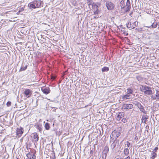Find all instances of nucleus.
<instances>
[{
  "label": "nucleus",
  "instance_id": "1",
  "mask_svg": "<svg viewBox=\"0 0 159 159\" xmlns=\"http://www.w3.org/2000/svg\"><path fill=\"white\" fill-rule=\"evenodd\" d=\"M120 5L121 8L124 9L126 12L129 11L130 8V3L129 0H127L126 2L124 0H121Z\"/></svg>",
  "mask_w": 159,
  "mask_h": 159
},
{
  "label": "nucleus",
  "instance_id": "2",
  "mask_svg": "<svg viewBox=\"0 0 159 159\" xmlns=\"http://www.w3.org/2000/svg\"><path fill=\"white\" fill-rule=\"evenodd\" d=\"M141 89L142 92H144L146 95H151L153 93L151 88L149 87L145 86H142Z\"/></svg>",
  "mask_w": 159,
  "mask_h": 159
},
{
  "label": "nucleus",
  "instance_id": "3",
  "mask_svg": "<svg viewBox=\"0 0 159 159\" xmlns=\"http://www.w3.org/2000/svg\"><path fill=\"white\" fill-rule=\"evenodd\" d=\"M120 135V133L119 132L115 130L113 131L110 135L111 139L110 142H111L113 140L116 139L118 138Z\"/></svg>",
  "mask_w": 159,
  "mask_h": 159
},
{
  "label": "nucleus",
  "instance_id": "4",
  "mask_svg": "<svg viewBox=\"0 0 159 159\" xmlns=\"http://www.w3.org/2000/svg\"><path fill=\"white\" fill-rule=\"evenodd\" d=\"M112 142V143L111 145V147L113 151H114L115 148H116V147L118 146L119 145V141L115 139L112 140L111 142H110L111 143Z\"/></svg>",
  "mask_w": 159,
  "mask_h": 159
},
{
  "label": "nucleus",
  "instance_id": "5",
  "mask_svg": "<svg viewBox=\"0 0 159 159\" xmlns=\"http://www.w3.org/2000/svg\"><path fill=\"white\" fill-rule=\"evenodd\" d=\"M108 152H109V148L108 146H106L102 152V157L103 159H106Z\"/></svg>",
  "mask_w": 159,
  "mask_h": 159
},
{
  "label": "nucleus",
  "instance_id": "6",
  "mask_svg": "<svg viewBox=\"0 0 159 159\" xmlns=\"http://www.w3.org/2000/svg\"><path fill=\"white\" fill-rule=\"evenodd\" d=\"M106 6L107 9L109 10L113 9L114 7V4L111 2L108 1L106 4Z\"/></svg>",
  "mask_w": 159,
  "mask_h": 159
},
{
  "label": "nucleus",
  "instance_id": "7",
  "mask_svg": "<svg viewBox=\"0 0 159 159\" xmlns=\"http://www.w3.org/2000/svg\"><path fill=\"white\" fill-rule=\"evenodd\" d=\"M16 133L17 135L19 137H20L23 133V128L21 127L17 128H16Z\"/></svg>",
  "mask_w": 159,
  "mask_h": 159
},
{
  "label": "nucleus",
  "instance_id": "8",
  "mask_svg": "<svg viewBox=\"0 0 159 159\" xmlns=\"http://www.w3.org/2000/svg\"><path fill=\"white\" fill-rule=\"evenodd\" d=\"M33 2L36 8L41 7L43 6V3L41 1L35 0Z\"/></svg>",
  "mask_w": 159,
  "mask_h": 159
},
{
  "label": "nucleus",
  "instance_id": "9",
  "mask_svg": "<svg viewBox=\"0 0 159 159\" xmlns=\"http://www.w3.org/2000/svg\"><path fill=\"white\" fill-rule=\"evenodd\" d=\"M24 93L27 98H29L30 97L32 94V91L30 89H26L25 90Z\"/></svg>",
  "mask_w": 159,
  "mask_h": 159
},
{
  "label": "nucleus",
  "instance_id": "10",
  "mask_svg": "<svg viewBox=\"0 0 159 159\" xmlns=\"http://www.w3.org/2000/svg\"><path fill=\"white\" fill-rule=\"evenodd\" d=\"M133 108V105L130 104H125L122 106V108L124 109H130Z\"/></svg>",
  "mask_w": 159,
  "mask_h": 159
},
{
  "label": "nucleus",
  "instance_id": "11",
  "mask_svg": "<svg viewBox=\"0 0 159 159\" xmlns=\"http://www.w3.org/2000/svg\"><path fill=\"white\" fill-rule=\"evenodd\" d=\"M33 134L34 136L32 138V141L35 144V143L37 142L39 140V135L36 133H34Z\"/></svg>",
  "mask_w": 159,
  "mask_h": 159
},
{
  "label": "nucleus",
  "instance_id": "12",
  "mask_svg": "<svg viewBox=\"0 0 159 159\" xmlns=\"http://www.w3.org/2000/svg\"><path fill=\"white\" fill-rule=\"evenodd\" d=\"M136 104L137 106L138 107L140 111L144 113L145 112V111L143 107L141 105L140 103L137 102Z\"/></svg>",
  "mask_w": 159,
  "mask_h": 159
},
{
  "label": "nucleus",
  "instance_id": "13",
  "mask_svg": "<svg viewBox=\"0 0 159 159\" xmlns=\"http://www.w3.org/2000/svg\"><path fill=\"white\" fill-rule=\"evenodd\" d=\"M124 114L123 112H120L117 115L116 119L118 120H120L124 117Z\"/></svg>",
  "mask_w": 159,
  "mask_h": 159
},
{
  "label": "nucleus",
  "instance_id": "14",
  "mask_svg": "<svg viewBox=\"0 0 159 159\" xmlns=\"http://www.w3.org/2000/svg\"><path fill=\"white\" fill-rule=\"evenodd\" d=\"M42 90L43 93L46 94H48L50 92V90L48 87H46L45 88H42Z\"/></svg>",
  "mask_w": 159,
  "mask_h": 159
},
{
  "label": "nucleus",
  "instance_id": "15",
  "mask_svg": "<svg viewBox=\"0 0 159 159\" xmlns=\"http://www.w3.org/2000/svg\"><path fill=\"white\" fill-rule=\"evenodd\" d=\"M28 6L31 9H35L36 8L33 2H32L29 3L28 5Z\"/></svg>",
  "mask_w": 159,
  "mask_h": 159
},
{
  "label": "nucleus",
  "instance_id": "16",
  "mask_svg": "<svg viewBox=\"0 0 159 159\" xmlns=\"http://www.w3.org/2000/svg\"><path fill=\"white\" fill-rule=\"evenodd\" d=\"M122 98L124 99H130L131 97L130 95H129V94H127L126 95H123L122 96Z\"/></svg>",
  "mask_w": 159,
  "mask_h": 159
},
{
  "label": "nucleus",
  "instance_id": "17",
  "mask_svg": "<svg viewBox=\"0 0 159 159\" xmlns=\"http://www.w3.org/2000/svg\"><path fill=\"white\" fill-rule=\"evenodd\" d=\"M27 156L28 158L30 159H35L36 158V156L34 154L31 155L30 153H28L27 154Z\"/></svg>",
  "mask_w": 159,
  "mask_h": 159
},
{
  "label": "nucleus",
  "instance_id": "18",
  "mask_svg": "<svg viewBox=\"0 0 159 159\" xmlns=\"http://www.w3.org/2000/svg\"><path fill=\"white\" fill-rule=\"evenodd\" d=\"M148 118V117L146 115H143L142 117V121L145 123L146 122V120Z\"/></svg>",
  "mask_w": 159,
  "mask_h": 159
},
{
  "label": "nucleus",
  "instance_id": "19",
  "mask_svg": "<svg viewBox=\"0 0 159 159\" xmlns=\"http://www.w3.org/2000/svg\"><path fill=\"white\" fill-rule=\"evenodd\" d=\"M151 155L152 156L150 157V159H154L157 156V154L154 152H152Z\"/></svg>",
  "mask_w": 159,
  "mask_h": 159
},
{
  "label": "nucleus",
  "instance_id": "20",
  "mask_svg": "<svg viewBox=\"0 0 159 159\" xmlns=\"http://www.w3.org/2000/svg\"><path fill=\"white\" fill-rule=\"evenodd\" d=\"M138 26V22L135 21L131 24V29H134L135 27Z\"/></svg>",
  "mask_w": 159,
  "mask_h": 159
},
{
  "label": "nucleus",
  "instance_id": "21",
  "mask_svg": "<svg viewBox=\"0 0 159 159\" xmlns=\"http://www.w3.org/2000/svg\"><path fill=\"white\" fill-rule=\"evenodd\" d=\"M35 127L38 129L39 131H41L42 130L41 125L38 124H36L35 125Z\"/></svg>",
  "mask_w": 159,
  "mask_h": 159
},
{
  "label": "nucleus",
  "instance_id": "22",
  "mask_svg": "<svg viewBox=\"0 0 159 159\" xmlns=\"http://www.w3.org/2000/svg\"><path fill=\"white\" fill-rule=\"evenodd\" d=\"M129 150L128 148H125L124 150V152L125 155H127L129 154Z\"/></svg>",
  "mask_w": 159,
  "mask_h": 159
},
{
  "label": "nucleus",
  "instance_id": "23",
  "mask_svg": "<svg viewBox=\"0 0 159 159\" xmlns=\"http://www.w3.org/2000/svg\"><path fill=\"white\" fill-rule=\"evenodd\" d=\"M45 128L46 130H48L50 128L49 124L48 123H46L45 125Z\"/></svg>",
  "mask_w": 159,
  "mask_h": 159
},
{
  "label": "nucleus",
  "instance_id": "24",
  "mask_svg": "<svg viewBox=\"0 0 159 159\" xmlns=\"http://www.w3.org/2000/svg\"><path fill=\"white\" fill-rule=\"evenodd\" d=\"M27 66H25V67H24L23 66H21V67L20 68V71H21L25 70L27 69Z\"/></svg>",
  "mask_w": 159,
  "mask_h": 159
},
{
  "label": "nucleus",
  "instance_id": "25",
  "mask_svg": "<svg viewBox=\"0 0 159 159\" xmlns=\"http://www.w3.org/2000/svg\"><path fill=\"white\" fill-rule=\"evenodd\" d=\"M109 70V68L107 67H104L102 69V72L107 71Z\"/></svg>",
  "mask_w": 159,
  "mask_h": 159
},
{
  "label": "nucleus",
  "instance_id": "26",
  "mask_svg": "<svg viewBox=\"0 0 159 159\" xmlns=\"http://www.w3.org/2000/svg\"><path fill=\"white\" fill-rule=\"evenodd\" d=\"M92 5L93 7V8L95 9V11H97L98 9V7L97 5L94 3Z\"/></svg>",
  "mask_w": 159,
  "mask_h": 159
},
{
  "label": "nucleus",
  "instance_id": "27",
  "mask_svg": "<svg viewBox=\"0 0 159 159\" xmlns=\"http://www.w3.org/2000/svg\"><path fill=\"white\" fill-rule=\"evenodd\" d=\"M132 92L133 90L131 89H127V92H126L127 94H129L132 93Z\"/></svg>",
  "mask_w": 159,
  "mask_h": 159
},
{
  "label": "nucleus",
  "instance_id": "28",
  "mask_svg": "<svg viewBox=\"0 0 159 159\" xmlns=\"http://www.w3.org/2000/svg\"><path fill=\"white\" fill-rule=\"evenodd\" d=\"M155 97H156V98H157V99H158L159 98V91H157Z\"/></svg>",
  "mask_w": 159,
  "mask_h": 159
},
{
  "label": "nucleus",
  "instance_id": "29",
  "mask_svg": "<svg viewBox=\"0 0 159 159\" xmlns=\"http://www.w3.org/2000/svg\"><path fill=\"white\" fill-rule=\"evenodd\" d=\"M157 24H155L154 23H153L152 24V25L151 26H152L153 28H155L157 27Z\"/></svg>",
  "mask_w": 159,
  "mask_h": 159
},
{
  "label": "nucleus",
  "instance_id": "30",
  "mask_svg": "<svg viewBox=\"0 0 159 159\" xmlns=\"http://www.w3.org/2000/svg\"><path fill=\"white\" fill-rule=\"evenodd\" d=\"M88 3L89 5L92 4V3H93L92 0H88Z\"/></svg>",
  "mask_w": 159,
  "mask_h": 159
},
{
  "label": "nucleus",
  "instance_id": "31",
  "mask_svg": "<svg viewBox=\"0 0 159 159\" xmlns=\"http://www.w3.org/2000/svg\"><path fill=\"white\" fill-rule=\"evenodd\" d=\"M125 144L127 146L128 148H129L130 145V143L128 141H127L125 143Z\"/></svg>",
  "mask_w": 159,
  "mask_h": 159
},
{
  "label": "nucleus",
  "instance_id": "32",
  "mask_svg": "<svg viewBox=\"0 0 159 159\" xmlns=\"http://www.w3.org/2000/svg\"><path fill=\"white\" fill-rule=\"evenodd\" d=\"M126 25L128 28H130L131 29V24L130 23L129 24L128 23V24H127Z\"/></svg>",
  "mask_w": 159,
  "mask_h": 159
},
{
  "label": "nucleus",
  "instance_id": "33",
  "mask_svg": "<svg viewBox=\"0 0 159 159\" xmlns=\"http://www.w3.org/2000/svg\"><path fill=\"white\" fill-rule=\"evenodd\" d=\"M11 102L9 101L7 102V105L8 107H10L11 106Z\"/></svg>",
  "mask_w": 159,
  "mask_h": 159
},
{
  "label": "nucleus",
  "instance_id": "34",
  "mask_svg": "<svg viewBox=\"0 0 159 159\" xmlns=\"http://www.w3.org/2000/svg\"><path fill=\"white\" fill-rule=\"evenodd\" d=\"M158 150V148L157 147H156L154 149H153V150L152 152H154L155 153L157 152V150Z\"/></svg>",
  "mask_w": 159,
  "mask_h": 159
},
{
  "label": "nucleus",
  "instance_id": "35",
  "mask_svg": "<svg viewBox=\"0 0 159 159\" xmlns=\"http://www.w3.org/2000/svg\"><path fill=\"white\" fill-rule=\"evenodd\" d=\"M151 99L152 100L157 99V98H156V97H155V96H153V95L152 96Z\"/></svg>",
  "mask_w": 159,
  "mask_h": 159
},
{
  "label": "nucleus",
  "instance_id": "36",
  "mask_svg": "<svg viewBox=\"0 0 159 159\" xmlns=\"http://www.w3.org/2000/svg\"><path fill=\"white\" fill-rule=\"evenodd\" d=\"M56 78V76H51V79H52L53 80H54Z\"/></svg>",
  "mask_w": 159,
  "mask_h": 159
},
{
  "label": "nucleus",
  "instance_id": "37",
  "mask_svg": "<svg viewBox=\"0 0 159 159\" xmlns=\"http://www.w3.org/2000/svg\"><path fill=\"white\" fill-rule=\"evenodd\" d=\"M123 120H124L123 118L122 119V120H121V121H123V122H125V121L126 120V119H124V121Z\"/></svg>",
  "mask_w": 159,
  "mask_h": 159
},
{
  "label": "nucleus",
  "instance_id": "38",
  "mask_svg": "<svg viewBox=\"0 0 159 159\" xmlns=\"http://www.w3.org/2000/svg\"><path fill=\"white\" fill-rule=\"evenodd\" d=\"M125 159H130V157L129 156L127 157Z\"/></svg>",
  "mask_w": 159,
  "mask_h": 159
},
{
  "label": "nucleus",
  "instance_id": "39",
  "mask_svg": "<svg viewBox=\"0 0 159 159\" xmlns=\"http://www.w3.org/2000/svg\"><path fill=\"white\" fill-rule=\"evenodd\" d=\"M22 140H23L22 139H20V141H22Z\"/></svg>",
  "mask_w": 159,
  "mask_h": 159
},
{
  "label": "nucleus",
  "instance_id": "40",
  "mask_svg": "<svg viewBox=\"0 0 159 159\" xmlns=\"http://www.w3.org/2000/svg\"><path fill=\"white\" fill-rule=\"evenodd\" d=\"M17 159H19L18 158H17Z\"/></svg>",
  "mask_w": 159,
  "mask_h": 159
}]
</instances>
